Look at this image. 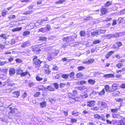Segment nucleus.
I'll use <instances>...</instances> for the list:
<instances>
[{
  "label": "nucleus",
  "instance_id": "56",
  "mask_svg": "<svg viewBox=\"0 0 125 125\" xmlns=\"http://www.w3.org/2000/svg\"><path fill=\"white\" fill-rule=\"evenodd\" d=\"M92 19L91 17H88L86 18H84V21H88L91 20Z\"/></svg>",
  "mask_w": 125,
  "mask_h": 125
},
{
  "label": "nucleus",
  "instance_id": "36",
  "mask_svg": "<svg viewBox=\"0 0 125 125\" xmlns=\"http://www.w3.org/2000/svg\"><path fill=\"white\" fill-rule=\"evenodd\" d=\"M38 32H46L45 29L44 28H42L39 29L38 30Z\"/></svg>",
  "mask_w": 125,
  "mask_h": 125
},
{
  "label": "nucleus",
  "instance_id": "64",
  "mask_svg": "<svg viewBox=\"0 0 125 125\" xmlns=\"http://www.w3.org/2000/svg\"><path fill=\"white\" fill-rule=\"evenodd\" d=\"M40 92H37L34 95V97H38L40 94Z\"/></svg>",
  "mask_w": 125,
  "mask_h": 125
},
{
  "label": "nucleus",
  "instance_id": "7",
  "mask_svg": "<svg viewBox=\"0 0 125 125\" xmlns=\"http://www.w3.org/2000/svg\"><path fill=\"white\" fill-rule=\"evenodd\" d=\"M118 85V84H117L115 83L113 84L112 86V89L110 90V91H114L117 88V85Z\"/></svg>",
  "mask_w": 125,
  "mask_h": 125
},
{
  "label": "nucleus",
  "instance_id": "51",
  "mask_svg": "<svg viewBox=\"0 0 125 125\" xmlns=\"http://www.w3.org/2000/svg\"><path fill=\"white\" fill-rule=\"evenodd\" d=\"M53 85L56 89H58L59 88V85L57 83H54Z\"/></svg>",
  "mask_w": 125,
  "mask_h": 125
},
{
  "label": "nucleus",
  "instance_id": "25",
  "mask_svg": "<svg viewBox=\"0 0 125 125\" xmlns=\"http://www.w3.org/2000/svg\"><path fill=\"white\" fill-rule=\"evenodd\" d=\"M95 82V81L94 80H93L92 79H90L88 80V83L92 85L94 84Z\"/></svg>",
  "mask_w": 125,
  "mask_h": 125
},
{
  "label": "nucleus",
  "instance_id": "39",
  "mask_svg": "<svg viewBox=\"0 0 125 125\" xmlns=\"http://www.w3.org/2000/svg\"><path fill=\"white\" fill-rule=\"evenodd\" d=\"M125 14V9L120 11L119 14L120 15H123Z\"/></svg>",
  "mask_w": 125,
  "mask_h": 125
},
{
  "label": "nucleus",
  "instance_id": "41",
  "mask_svg": "<svg viewBox=\"0 0 125 125\" xmlns=\"http://www.w3.org/2000/svg\"><path fill=\"white\" fill-rule=\"evenodd\" d=\"M105 90L106 92H108L109 91V87L108 85H107L105 86Z\"/></svg>",
  "mask_w": 125,
  "mask_h": 125
},
{
  "label": "nucleus",
  "instance_id": "50",
  "mask_svg": "<svg viewBox=\"0 0 125 125\" xmlns=\"http://www.w3.org/2000/svg\"><path fill=\"white\" fill-rule=\"evenodd\" d=\"M16 17L15 15L11 14L8 16V18L9 19H13L15 18Z\"/></svg>",
  "mask_w": 125,
  "mask_h": 125
},
{
  "label": "nucleus",
  "instance_id": "6",
  "mask_svg": "<svg viewBox=\"0 0 125 125\" xmlns=\"http://www.w3.org/2000/svg\"><path fill=\"white\" fill-rule=\"evenodd\" d=\"M68 96L69 99L70 100H71L72 99L74 100L75 97L74 95L70 93H68Z\"/></svg>",
  "mask_w": 125,
  "mask_h": 125
},
{
  "label": "nucleus",
  "instance_id": "49",
  "mask_svg": "<svg viewBox=\"0 0 125 125\" xmlns=\"http://www.w3.org/2000/svg\"><path fill=\"white\" fill-rule=\"evenodd\" d=\"M36 80L38 81H40L42 80L43 78L40 77L39 76H36Z\"/></svg>",
  "mask_w": 125,
  "mask_h": 125
},
{
  "label": "nucleus",
  "instance_id": "59",
  "mask_svg": "<svg viewBox=\"0 0 125 125\" xmlns=\"http://www.w3.org/2000/svg\"><path fill=\"white\" fill-rule=\"evenodd\" d=\"M77 89L79 90H83L84 89V86L83 87H78L76 88Z\"/></svg>",
  "mask_w": 125,
  "mask_h": 125
},
{
  "label": "nucleus",
  "instance_id": "8",
  "mask_svg": "<svg viewBox=\"0 0 125 125\" xmlns=\"http://www.w3.org/2000/svg\"><path fill=\"white\" fill-rule=\"evenodd\" d=\"M15 73V70L14 69L12 68H10L9 70V74L11 76L14 74Z\"/></svg>",
  "mask_w": 125,
  "mask_h": 125
},
{
  "label": "nucleus",
  "instance_id": "57",
  "mask_svg": "<svg viewBox=\"0 0 125 125\" xmlns=\"http://www.w3.org/2000/svg\"><path fill=\"white\" fill-rule=\"evenodd\" d=\"M52 69L53 70L57 71L58 69V68L57 66L53 65Z\"/></svg>",
  "mask_w": 125,
  "mask_h": 125
},
{
  "label": "nucleus",
  "instance_id": "30",
  "mask_svg": "<svg viewBox=\"0 0 125 125\" xmlns=\"http://www.w3.org/2000/svg\"><path fill=\"white\" fill-rule=\"evenodd\" d=\"M117 23L119 24L123 22V19L121 17H119L117 20Z\"/></svg>",
  "mask_w": 125,
  "mask_h": 125
},
{
  "label": "nucleus",
  "instance_id": "12",
  "mask_svg": "<svg viewBox=\"0 0 125 125\" xmlns=\"http://www.w3.org/2000/svg\"><path fill=\"white\" fill-rule=\"evenodd\" d=\"M37 90L40 91L42 90L43 91L44 90H45L46 88L43 86V85H40L38 86L37 88Z\"/></svg>",
  "mask_w": 125,
  "mask_h": 125
},
{
  "label": "nucleus",
  "instance_id": "21",
  "mask_svg": "<svg viewBox=\"0 0 125 125\" xmlns=\"http://www.w3.org/2000/svg\"><path fill=\"white\" fill-rule=\"evenodd\" d=\"M40 106L42 108L46 106V104L45 102H42L40 103Z\"/></svg>",
  "mask_w": 125,
  "mask_h": 125
},
{
  "label": "nucleus",
  "instance_id": "46",
  "mask_svg": "<svg viewBox=\"0 0 125 125\" xmlns=\"http://www.w3.org/2000/svg\"><path fill=\"white\" fill-rule=\"evenodd\" d=\"M76 77L78 78H81L83 76L82 74L81 73H79L76 75Z\"/></svg>",
  "mask_w": 125,
  "mask_h": 125
},
{
  "label": "nucleus",
  "instance_id": "28",
  "mask_svg": "<svg viewBox=\"0 0 125 125\" xmlns=\"http://www.w3.org/2000/svg\"><path fill=\"white\" fill-rule=\"evenodd\" d=\"M14 96L17 97L19 95V92L17 91H15L13 93Z\"/></svg>",
  "mask_w": 125,
  "mask_h": 125
},
{
  "label": "nucleus",
  "instance_id": "20",
  "mask_svg": "<svg viewBox=\"0 0 125 125\" xmlns=\"http://www.w3.org/2000/svg\"><path fill=\"white\" fill-rule=\"evenodd\" d=\"M91 35L93 37H94L95 36L98 35L99 34L98 31L96 30V31H94L91 33Z\"/></svg>",
  "mask_w": 125,
  "mask_h": 125
},
{
  "label": "nucleus",
  "instance_id": "40",
  "mask_svg": "<svg viewBox=\"0 0 125 125\" xmlns=\"http://www.w3.org/2000/svg\"><path fill=\"white\" fill-rule=\"evenodd\" d=\"M74 72H71L69 74V77L72 78H74Z\"/></svg>",
  "mask_w": 125,
  "mask_h": 125
},
{
  "label": "nucleus",
  "instance_id": "32",
  "mask_svg": "<svg viewBox=\"0 0 125 125\" xmlns=\"http://www.w3.org/2000/svg\"><path fill=\"white\" fill-rule=\"evenodd\" d=\"M65 0H59L58 1L55 2V3L56 4H60L62 3Z\"/></svg>",
  "mask_w": 125,
  "mask_h": 125
},
{
  "label": "nucleus",
  "instance_id": "16",
  "mask_svg": "<svg viewBox=\"0 0 125 125\" xmlns=\"http://www.w3.org/2000/svg\"><path fill=\"white\" fill-rule=\"evenodd\" d=\"M48 89L50 91H54L55 89L54 88H53L51 86L49 85L46 88L45 90Z\"/></svg>",
  "mask_w": 125,
  "mask_h": 125
},
{
  "label": "nucleus",
  "instance_id": "22",
  "mask_svg": "<svg viewBox=\"0 0 125 125\" xmlns=\"http://www.w3.org/2000/svg\"><path fill=\"white\" fill-rule=\"evenodd\" d=\"M98 95H99L102 96L103 95H104V94H105V91H104V89H103L102 91H101L100 92H98Z\"/></svg>",
  "mask_w": 125,
  "mask_h": 125
},
{
  "label": "nucleus",
  "instance_id": "52",
  "mask_svg": "<svg viewBox=\"0 0 125 125\" xmlns=\"http://www.w3.org/2000/svg\"><path fill=\"white\" fill-rule=\"evenodd\" d=\"M34 83L33 82H30L29 83L28 86L30 87H31L34 85Z\"/></svg>",
  "mask_w": 125,
  "mask_h": 125
},
{
  "label": "nucleus",
  "instance_id": "48",
  "mask_svg": "<svg viewBox=\"0 0 125 125\" xmlns=\"http://www.w3.org/2000/svg\"><path fill=\"white\" fill-rule=\"evenodd\" d=\"M78 112L76 111H74L72 112V114L73 115L77 116L78 115Z\"/></svg>",
  "mask_w": 125,
  "mask_h": 125
},
{
  "label": "nucleus",
  "instance_id": "33",
  "mask_svg": "<svg viewBox=\"0 0 125 125\" xmlns=\"http://www.w3.org/2000/svg\"><path fill=\"white\" fill-rule=\"evenodd\" d=\"M27 74H30L28 72H22L20 75L21 76H26Z\"/></svg>",
  "mask_w": 125,
  "mask_h": 125
},
{
  "label": "nucleus",
  "instance_id": "26",
  "mask_svg": "<svg viewBox=\"0 0 125 125\" xmlns=\"http://www.w3.org/2000/svg\"><path fill=\"white\" fill-rule=\"evenodd\" d=\"M77 69L79 71H82L83 70H86V68L83 66H80L78 67Z\"/></svg>",
  "mask_w": 125,
  "mask_h": 125
},
{
  "label": "nucleus",
  "instance_id": "13",
  "mask_svg": "<svg viewBox=\"0 0 125 125\" xmlns=\"http://www.w3.org/2000/svg\"><path fill=\"white\" fill-rule=\"evenodd\" d=\"M16 74L17 75H21V73L23 72V70L21 68H17L16 70Z\"/></svg>",
  "mask_w": 125,
  "mask_h": 125
},
{
  "label": "nucleus",
  "instance_id": "53",
  "mask_svg": "<svg viewBox=\"0 0 125 125\" xmlns=\"http://www.w3.org/2000/svg\"><path fill=\"white\" fill-rule=\"evenodd\" d=\"M123 66V64L121 63H119L116 65V66L119 68H120Z\"/></svg>",
  "mask_w": 125,
  "mask_h": 125
},
{
  "label": "nucleus",
  "instance_id": "43",
  "mask_svg": "<svg viewBox=\"0 0 125 125\" xmlns=\"http://www.w3.org/2000/svg\"><path fill=\"white\" fill-rule=\"evenodd\" d=\"M101 42V41L100 40H96L94 41L93 42V43L94 44H99Z\"/></svg>",
  "mask_w": 125,
  "mask_h": 125
},
{
  "label": "nucleus",
  "instance_id": "4",
  "mask_svg": "<svg viewBox=\"0 0 125 125\" xmlns=\"http://www.w3.org/2000/svg\"><path fill=\"white\" fill-rule=\"evenodd\" d=\"M31 43L28 40L21 45V47L24 48L26 46H29L31 45Z\"/></svg>",
  "mask_w": 125,
  "mask_h": 125
},
{
  "label": "nucleus",
  "instance_id": "10",
  "mask_svg": "<svg viewBox=\"0 0 125 125\" xmlns=\"http://www.w3.org/2000/svg\"><path fill=\"white\" fill-rule=\"evenodd\" d=\"M94 59H91L88 61L83 62V63L87 64H91L94 62Z\"/></svg>",
  "mask_w": 125,
  "mask_h": 125
},
{
  "label": "nucleus",
  "instance_id": "58",
  "mask_svg": "<svg viewBox=\"0 0 125 125\" xmlns=\"http://www.w3.org/2000/svg\"><path fill=\"white\" fill-rule=\"evenodd\" d=\"M102 37L103 38L106 39H109V34H105L104 35L102 36Z\"/></svg>",
  "mask_w": 125,
  "mask_h": 125
},
{
  "label": "nucleus",
  "instance_id": "3",
  "mask_svg": "<svg viewBox=\"0 0 125 125\" xmlns=\"http://www.w3.org/2000/svg\"><path fill=\"white\" fill-rule=\"evenodd\" d=\"M32 50L37 54H39L41 51V50L40 49L39 45H37L33 46L32 47Z\"/></svg>",
  "mask_w": 125,
  "mask_h": 125
},
{
  "label": "nucleus",
  "instance_id": "9",
  "mask_svg": "<svg viewBox=\"0 0 125 125\" xmlns=\"http://www.w3.org/2000/svg\"><path fill=\"white\" fill-rule=\"evenodd\" d=\"M47 39V38L43 35H42V36H40L38 37V40L40 41H45Z\"/></svg>",
  "mask_w": 125,
  "mask_h": 125
},
{
  "label": "nucleus",
  "instance_id": "35",
  "mask_svg": "<svg viewBox=\"0 0 125 125\" xmlns=\"http://www.w3.org/2000/svg\"><path fill=\"white\" fill-rule=\"evenodd\" d=\"M30 32L29 31H25L23 33V35L24 36H26L29 35L30 34Z\"/></svg>",
  "mask_w": 125,
  "mask_h": 125
},
{
  "label": "nucleus",
  "instance_id": "34",
  "mask_svg": "<svg viewBox=\"0 0 125 125\" xmlns=\"http://www.w3.org/2000/svg\"><path fill=\"white\" fill-rule=\"evenodd\" d=\"M66 85V83H60L59 85L60 87L61 88H63Z\"/></svg>",
  "mask_w": 125,
  "mask_h": 125
},
{
  "label": "nucleus",
  "instance_id": "14",
  "mask_svg": "<svg viewBox=\"0 0 125 125\" xmlns=\"http://www.w3.org/2000/svg\"><path fill=\"white\" fill-rule=\"evenodd\" d=\"M33 26V27H38L40 24V22H37L35 23H33L30 24Z\"/></svg>",
  "mask_w": 125,
  "mask_h": 125
},
{
  "label": "nucleus",
  "instance_id": "11",
  "mask_svg": "<svg viewBox=\"0 0 125 125\" xmlns=\"http://www.w3.org/2000/svg\"><path fill=\"white\" fill-rule=\"evenodd\" d=\"M101 15H103L106 14L107 13V10L105 8H102L101 9Z\"/></svg>",
  "mask_w": 125,
  "mask_h": 125
},
{
  "label": "nucleus",
  "instance_id": "15",
  "mask_svg": "<svg viewBox=\"0 0 125 125\" xmlns=\"http://www.w3.org/2000/svg\"><path fill=\"white\" fill-rule=\"evenodd\" d=\"M22 28L21 27H17L12 29V31L13 32L18 31H21L22 29Z\"/></svg>",
  "mask_w": 125,
  "mask_h": 125
},
{
  "label": "nucleus",
  "instance_id": "63",
  "mask_svg": "<svg viewBox=\"0 0 125 125\" xmlns=\"http://www.w3.org/2000/svg\"><path fill=\"white\" fill-rule=\"evenodd\" d=\"M45 71L46 73L48 74H50L51 72V71L49 70V68H48L47 69L45 70Z\"/></svg>",
  "mask_w": 125,
  "mask_h": 125
},
{
  "label": "nucleus",
  "instance_id": "23",
  "mask_svg": "<svg viewBox=\"0 0 125 125\" xmlns=\"http://www.w3.org/2000/svg\"><path fill=\"white\" fill-rule=\"evenodd\" d=\"M32 12L33 11L32 10H29L28 11H26L23 14L25 15H27L32 13Z\"/></svg>",
  "mask_w": 125,
  "mask_h": 125
},
{
  "label": "nucleus",
  "instance_id": "37",
  "mask_svg": "<svg viewBox=\"0 0 125 125\" xmlns=\"http://www.w3.org/2000/svg\"><path fill=\"white\" fill-rule=\"evenodd\" d=\"M98 92H96L94 91H93L90 94V96L91 97H93V95H95Z\"/></svg>",
  "mask_w": 125,
  "mask_h": 125
},
{
  "label": "nucleus",
  "instance_id": "42",
  "mask_svg": "<svg viewBox=\"0 0 125 125\" xmlns=\"http://www.w3.org/2000/svg\"><path fill=\"white\" fill-rule=\"evenodd\" d=\"M118 125H125L122 120H119L118 122Z\"/></svg>",
  "mask_w": 125,
  "mask_h": 125
},
{
  "label": "nucleus",
  "instance_id": "18",
  "mask_svg": "<svg viewBox=\"0 0 125 125\" xmlns=\"http://www.w3.org/2000/svg\"><path fill=\"white\" fill-rule=\"evenodd\" d=\"M101 105L103 108L107 109V105L105 102L104 101H102L101 102Z\"/></svg>",
  "mask_w": 125,
  "mask_h": 125
},
{
  "label": "nucleus",
  "instance_id": "60",
  "mask_svg": "<svg viewBox=\"0 0 125 125\" xmlns=\"http://www.w3.org/2000/svg\"><path fill=\"white\" fill-rule=\"evenodd\" d=\"M71 122L73 123L77 121V120L72 118H71Z\"/></svg>",
  "mask_w": 125,
  "mask_h": 125
},
{
  "label": "nucleus",
  "instance_id": "38",
  "mask_svg": "<svg viewBox=\"0 0 125 125\" xmlns=\"http://www.w3.org/2000/svg\"><path fill=\"white\" fill-rule=\"evenodd\" d=\"M94 116L95 118L98 119L101 118V116L98 114H94Z\"/></svg>",
  "mask_w": 125,
  "mask_h": 125
},
{
  "label": "nucleus",
  "instance_id": "45",
  "mask_svg": "<svg viewBox=\"0 0 125 125\" xmlns=\"http://www.w3.org/2000/svg\"><path fill=\"white\" fill-rule=\"evenodd\" d=\"M115 100L116 102H121V103H123V99L121 98H115Z\"/></svg>",
  "mask_w": 125,
  "mask_h": 125
},
{
  "label": "nucleus",
  "instance_id": "19",
  "mask_svg": "<svg viewBox=\"0 0 125 125\" xmlns=\"http://www.w3.org/2000/svg\"><path fill=\"white\" fill-rule=\"evenodd\" d=\"M80 96L83 98H86L88 96V95L86 93H83L81 94Z\"/></svg>",
  "mask_w": 125,
  "mask_h": 125
},
{
  "label": "nucleus",
  "instance_id": "62",
  "mask_svg": "<svg viewBox=\"0 0 125 125\" xmlns=\"http://www.w3.org/2000/svg\"><path fill=\"white\" fill-rule=\"evenodd\" d=\"M8 69H4L1 70V72H3L6 74L7 73Z\"/></svg>",
  "mask_w": 125,
  "mask_h": 125
},
{
  "label": "nucleus",
  "instance_id": "54",
  "mask_svg": "<svg viewBox=\"0 0 125 125\" xmlns=\"http://www.w3.org/2000/svg\"><path fill=\"white\" fill-rule=\"evenodd\" d=\"M0 37H1L3 38V39L6 40L7 38L6 36V35L4 34H2L0 35Z\"/></svg>",
  "mask_w": 125,
  "mask_h": 125
},
{
  "label": "nucleus",
  "instance_id": "29",
  "mask_svg": "<svg viewBox=\"0 0 125 125\" xmlns=\"http://www.w3.org/2000/svg\"><path fill=\"white\" fill-rule=\"evenodd\" d=\"M69 77V74H63L62 75V78L65 79H67Z\"/></svg>",
  "mask_w": 125,
  "mask_h": 125
},
{
  "label": "nucleus",
  "instance_id": "24",
  "mask_svg": "<svg viewBox=\"0 0 125 125\" xmlns=\"http://www.w3.org/2000/svg\"><path fill=\"white\" fill-rule=\"evenodd\" d=\"M112 116L114 118H120V117H122L120 115L115 113L112 114Z\"/></svg>",
  "mask_w": 125,
  "mask_h": 125
},
{
  "label": "nucleus",
  "instance_id": "1",
  "mask_svg": "<svg viewBox=\"0 0 125 125\" xmlns=\"http://www.w3.org/2000/svg\"><path fill=\"white\" fill-rule=\"evenodd\" d=\"M59 52V50H56L52 52L49 53L48 56V60L49 61H51L56 58Z\"/></svg>",
  "mask_w": 125,
  "mask_h": 125
},
{
  "label": "nucleus",
  "instance_id": "55",
  "mask_svg": "<svg viewBox=\"0 0 125 125\" xmlns=\"http://www.w3.org/2000/svg\"><path fill=\"white\" fill-rule=\"evenodd\" d=\"M71 36L72 41H74L75 39L77 37V35H71Z\"/></svg>",
  "mask_w": 125,
  "mask_h": 125
},
{
  "label": "nucleus",
  "instance_id": "47",
  "mask_svg": "<svg viewBox=\"0 0 125 125\" xmlns=\"http://www.w3.org/2000/svg\"><path fill=\"white\" fill-rule=\"evenodd\" d=\"M99 35L101 33H104L105 32V31L104 30H98Z\"/></svg>",
  "mask_w": 125,
  "mask_h": 125
},
{
  "label": "nucleus",
  "instance_id": "31",
  "mask_svg": "<svg viewBox=\"0 0 125 125\" xmlns=\"http://www.w3.org/2000/svg\"><path fill=\"white\" fill-rule=\"evenodd\" d=\"M80 34L81 36H84L85 35V32L84 31L82 30L80 32Z\"/></svg>",
  "mask_w": 125,
  "mask_h": 125
},
{
  "label": "nucleus",
  "instance_id": "44",
  "mask_svg": "<svg viewBox=\"0 0 125 125\" xmlns=\"http://www.w3.org/2000/svg\"><path fill=\"white\" fill-rule=\"evenodd\" d=\"M46 23V22L44 21L43 19H42L40 22V24L43 26Z\"/></svg>",
  "mask_w": 125,
  "mask_h": 125
},
{
  "label": "nucleus",
  "instance_id": "2",
  "mask_svg": "<svg viewBox=\"0 0 125 125\" xmlns=\"http://www.w3.org/2000/svg\"><path fill=\"white\" fill-rule=\"evenodd\" d=\"M33 63L35 65L36 67H39L41 66L40 64L42 63L43 61L39 59L38 57L36 56L33 57L32 58Z\"/></svg>",
  "mask_w": 125,
  "mask_h": 125
},
{
  "label": "nucleus",
  "instance_id": "17",
  "mask_svg": "<svg viewBox=\"0 0 125 125\" xmlns=\"http://www.w3.org/2000/svg\"><path fill=\"white\" fill-rule=\"evenodd\" d=\"M119 36V34L118 33H115L113 34H110V38H112L114 37H118Z\"/></svg>",
  "mask_w": 125,
  "mask_h": 125
},
{
  "label": "nucleus",
  "instance_id": "5",
  "mask_svg": "<svg viewBox=\"0 0 125 125\" xmlns=\"http://www.w3.org/2000/svg\"><path fill=\"white\" fill-rule=\"evenodd\" d=\"M87 106L89 107L93 106L95 104V102L94 100L89 101L87 102Z\"/></svg>",
  "mask_w": 125,
  "mask_h": 125
},
{
  "label": "nucleus",
  "instance_id": "27",
  "mask_svg": "<svg viewBox=\"0 0 125 125\" xmlns=\"http://www.w3.org/2000/svg\"><path fill=\"white\" fill-rule=\"evenodd\" d=\"M45 29V31L46 32L47 31H49L50 30L51 28V26L48 25H47L44 27Z\"/></svg>",
  "mask_w": 125,
  "mask_h": 125
},
{
  "label": "nucleus",
  "instance_id": "61",
  "mask_svg": "<svg viewBox=\"0 0 125 125\" xmlns=\"http://www.w3.org/2000/svg\"><path fill=\"white\" fill-rule=\"evenodd\" d=\"M8 61L7 62V61H5L4 62H0V65L1 66H3L6 63H8Z\"/></svg>",
  "mask_w": 125,
  "mask_h": 125
}]
</instances>
